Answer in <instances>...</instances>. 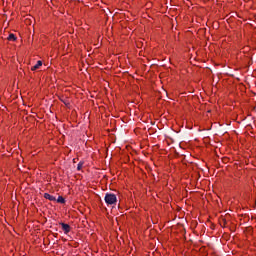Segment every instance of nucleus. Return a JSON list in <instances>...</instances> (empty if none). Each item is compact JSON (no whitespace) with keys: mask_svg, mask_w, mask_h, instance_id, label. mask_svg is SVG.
I'll return each instance as SVG.
<instances>
[{"mask_svg":"<svg viewBox=\"0 0 256 256\" xmlns=\"http://www.w3.org/2000/svg\"><path fill=\"white\" fill-rule=\"evenodd\" d=\"M104 201L108 206L117 205V195L107 192L105 194Z\"/></svg>","mask_w":256,"mask_h":256,"instance_id":"obj_1","label":"nucleus"},{"mask_svg":"<svg viewBox=\"0 0 256 256\" xmlns=\"http://www.w3.org/2000/svg\"><path fill=\"white\" fill-rule=\"evenodd\" d=\"M63 231L65 234L69 233V231H71V226H69V224H66V223H60Z\"/></svg>","mask_w":256,"mask_h":256,"instance_id":"obj_2","label":"nucleus"},{"mask_svg":"<svg viewBox=\"0 0 256 256\" xmlns=\"http://www.w3.org/2000/svg\"><path fill=\"white\" fill-rule=\"evenodd\" d=\"M44 199H48V201H57V198H55V196H52L49 193L44 194Z\"/></svg>","mask_w":256,"mask_h":256,"instance_id":"obj_3","label":"nucleus"},{"mask_svg":"<svg viewBox=\"0 0 256 256\" xmlns=\"http://www.w3.org/2000/svg\"><path fill=\"white\" fill-rule=\"evenodd\" d=\"M41 65H43V62L41 60H38L37 63L31 68V70L37 71V69H39V67H41Z\"/></svg>","mask_w":256,"mask_h":256,"instance_id":"obj_4","label":"nucleus"},{"mask_svg":"<svg viewBox=\"0 0 256 256\" xmlns=\"http://www.w3.org/2000/svg\"><path fill=\"white\" fill-rule=\"evenodd\" d=\"M8 41H17V37L15 36V34H9Z\"/></svg>","mask_w":256,"mask_h":256,"instance_id":"obj_5","label":"nucleus"},{"mask_svg":"<svg viewBox=\"0 0 256 256\" xmlns=\"http://www.w3.org/2000/svg\"><path fill=\"white\" fill-rule=\"evenodd\" d=\"M57 203H65V198H63V196H59L58 199L56 200Z\"/></svg>","mask_w":256,"mask_h":256,"instance_id":"obj_6","label":"nucleus"},{"mask_svg":"<svg viewBox=\"0 0 256 256\" xmlns=\"http://www.w3.org/2000/svg\"><path fill=\"white\" fill-rule=\"evenodd\" d=\"M83 168V163H78V165H77V170L78 171H81V169Z\"/></svg>","mask_w":256,"mask_h":256,"instance_id":"obj_7","label":"nucleus"},{"mask_svg":"<svg viewBox=\"0 0 256 256\" xmlns=\"http://www.w3.org/2000/svg\"><path fill=\"white\" fill-rule=\"evenodd\" d=\"M226 223H227V221L223 220V223H221V226L225 227Z\"/></svg>","mask_w":256,"mask_h":256,"instance_id":"obj_8","label":"nucleus"}]
</instances>
